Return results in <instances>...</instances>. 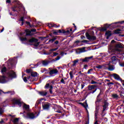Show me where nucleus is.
<instances>
[{
    "label": "nucleus",
    "mask_w": 124,
    "mask_h": 124,
    "mask_svg": "<svg viewBox=\"0 0 124 124\" xmlns=\"http://www.w3.org/2000/svg\"><path fill=\"white\" fill-rule=\"evenodd\" d=\"M82 42H83V43H88V42H89V41L84 40L82 41Z\"/></svg>",
    "instance_id": "864d4df0"
},
{
    "label": "nucleus",
    "mask_w": 124,
    "mask_h": 124,
    "mask_svg": "<svg viewBox=\"0 0 124 124\" xmlns=\"http://www.w3.org/2000/svg\"><path fill=\"white\" fill-rule=\"evenodd\" d=\"M55 44H56V45H58V44H59V41H56L55 42Z\"/></svg>",
    "instance_id": "13d9d810"
},
{
    "label": "nucleus",
    "mask_w": 124,
    "mask_h": 124,
    "mask_svg": "<svg viewBox=\"0 0 124 124\" xmlns=\"http://www.w3.org/2000/svg\"><path fill=\"white\" fill-rule=\"evenodd\" d=\"M21 7H23V5L21 4H18V11H20V8H21Z\"/></svg>",
    "instance_id": "a19ab883"
},
{
    "label": "nucleus",
    "mask_w": 124,
    "mask_h": 124,
    "mask_svg": "<svg viewBox=\"0 0 124 124\" xmlns=\"http://www.w3.org/2000/svg\"><path fill=\"white\" fill-rule=\"evenodd\" d=\"M58 31H55L53 32V34L57 35V34H58Z\"/></svg>",
    "instance_id": "680f3d73"
},
{
    "label": "nucleus",
    "mask_w": 124,
    "mask_h": 124,
    "mask_svg": "<svg viewBox=\"0 0 124 124\" xmlns=\"http://www.w3.org/2000/svg\"><path fill=\"white\" fill-rule=\"evenodd\" d=\"M87 67H88V65H84V68H85L86 69V68H87Z\"/></svg>",
    "instance_id": "774afa93"
},
{
    "label": "nucleus",
    "mask_w": 124,
    "mask_h": 124,
    "mask_svg": "<svg viewBox=\"0 0 124 124\" xmlns=\"http://www.w3.org/2000/svg\"><path fill=\"white\" fill-rule=\"evenodd\" d=\"M102 67H103V66L101 65H98L96 66V68H98V69H101Z\"/></svg>",
    "instance_id": "473e14b6"
},
{
    "label": "nucleus",
    "mask_w": 124,
    "mask_h": 124,
    "mask_svg": "<svg viewBox=\"0 0 124 124\" xmlns=\"http://www.w3.org/2000/svg\"><path fill=\"white\" fill-rule=\"evenodd\" d=\"M12 11H16V12H18V10L17 9V6H14V7L12 8Z\"/></svg>",
    "instance_id": "bb28decb"
},
{
    "label": "nucleus",
    "mask_w": 124,
    "mask_h": 124,
    "mask_svg": "<svg viewBox=\"0 0 124 124\" xmlns=\"http://www.w3.org/2000/svg\"><path fill=\"white\" fill-rule=\"evenodd\" d=\"M2 113H3V109L0 107V114H2Z\"/></svg>",
    "instance_id": "37998d69"
},
{
    "label": "nucleus",
    "mask_w": 124,
    "mask_h": 124,
    "mask_svg": "<svg viewBox=\"0 0 124 124\" xmlns=\"http://www.w3.org/2000/svg\"><path fill=\"white\" fill-rule=\"evenodd\" d=\"M59 72L57 69H52L50 71L49 74L50 75H53V74H57Z\"/></svg>",
    "instance_id": "1a4fd4ad"
},
{
    "label": "nucleus",
    "mask_w": 124,
    "mask_h": 124,
    "mask_svg": "<svg viewBox=\"0 0 124 124\" xmlns=\"http://www.w3.org/2000/svg\"><path fill=\"white\" fill-rule=\"evenodd\" d=\"M6 78L4 76H0V83H6Z\"/></svg>",
    "instance_id": "20e7f679"
},
{
    "label": "nucleus",
    "mask_w": 124,
    "mask_h": 124,
    "mask_svg": "<svg viewBox=\"0 0 124 124\" xmlns=\"http://www.w3.org/2000/svg\"><path fill=\"white\" fill-rule=\"evenodd\" d=\"M119 64L121 66H124V62L123 63H121V62H119Z\"/></svg>",
    "instance_id": "3c124183"
},
{
    "label": "nucleus",
    "mask_w": 124,
    "mask_h": 124,
    "mask_svg": "<svg viewBox=\"0 0 124 124\" xmlns=\"http://www.w3.org/2000/svg\"><path fill=\"white\" fill-rule=\"evenodd\" d=\"M18 122H19V118H15L13 121V123H14V124H17V123H18Z\"/></svg>",
    "instance_id": "4be33fe9"
},
{
    "label": "nucleus",
    "mask_w": 124,
    "mask_h": 124,
    "mask_svg": "<svg viewBox=\"0 0 124 124\" xmlns=\"http://www.w3.org/2000/svg\"><path fill=\"white\" fill-rule=\"evenodd\" d=\"M10 93H11V95H13L15 93V92L14 91H10Z\"/></svg>",
    "instance_id": "de8ad7c7"
},
{
    "label": "nucleus",
    "mask_w": 124,
    "mask_h": 124,
    "mask_svg": "<svg viewBox=\"0 0 124 124\" xmlns=\"http://www.w3.org/2000/svg\"><path fill=\"white\" fill-rule=\"evenodd\" d=\"M23 107L25 108L26 109H28L30 108V106L28 105L24 104Z\"/></svg>",
    "instance_id": "2f4dec72"
},
{
    "label": "nucleus",
    "mask_w": 124,
    "mask_h": 124,
    "mask_svg": "<svg viewBox=\"0 0 124 124\" xmlns=\"http://www.w3.org/2000/svg\"><path fill=\"white\" fill-rule=\"evenodd\" d=\"M13 102L15 104H17L19 106V107H21L22 106V103L21 102V101L20 100L18 99H14Z\"/></svg>",
    "instance_id": "423d86ee"
},
{
    "label": "nucleus",
    "mask_w": 124,
    "mask_h": 124,
    "mask_svg": "<svg viewBox=\"0 0 124 124\" xmlns=\"http://www.w3.org/2000/svg\"><path fill=\"white\" fill-rule=\"evenodd\" d=\"M58 32H59V33H62V30H59Z\"/></svg>",
    "instance_id": "6e6d98bb"
},
{
    "label": "nucleus",
    "mask_w": 124,
    "mask_h": 124,
    "mask_svg": "<svg viewBox=\"0 0 124 124\" xmlns=\"http://www.w3.org/2000/svg\"><path fill=\"white\" fill-rule=\"evenodd\" d=\"M112 76L116 80H120V76L119 75L116 74H113L112 75Z\"/></svg>",
    "instance_id": "dca6fc26"
},
{
    "label": "nucleus",
    "mask_w": 124,
    "mask_h": 124,
    "mask_svg": "<svg viewBox=\"0 0 124 124\" xmlns=\"http://www.w3.org/2000/svg\"><path fill=\"white\" fill-rule=\"evenodd\" d=\"M27 116L29 117L30 119H34L35 116H34V114L31 112H29L27 113Z\"/></svg>",
    "instance_id": "9d476101"
},
{
    "label": "nucleus",
    "mask_w": 124,
    "mask_h": 124,
    "mask_svg": "<svg viewBox=\"0 0 124 124\" xmlns=\"http://www.w3.org/2000/svg\"><path fill=\"white\" fill-rule=\"evenodd\" d=\"M85 35L87 39L90 41H94V40H96V36H94V32H93V31L92 34L89 33V32H86Z\"/></svg>",
    "instance_id": "f257e3e1"
},
{
    "label": "nucleus",
    "mask_w": 124,
    "mask_h": 124,
    "mask_svg": "<svg viewBox=\"0 0 124 124\" xmlns=\"http://www.w3.org/2000/svg\"><path fill=\"white\" fill-rule=\"evenodd\" d=\"M61 59V57L58 56L57 58H55V60H53L54 62H56V61H59Z\"/></svg>",
    "instance_id": "ea45409f"
},
{
    "label": "nucleus",
    "mask_w": 124,
    "mask_h": 124,
    "mask_svg": "<svg viewBox=\"0 0 124 124\" xmlns=\"http://www.w3.org/2000/svg\"><path fill=\"white\" fill-rule=\"evenodd\" d=\"M103 112H104V111L106 110V108L108 107V103L106 100L104 102V105L103 106Z\"/></svg>",
    "instance_id": "6e6552de"
},
{
    "label": "nucleus",
    "mask_w": 124,
    "mask_h": 124,
    "mask_svg": "<svg viewBox=\"0 0 124 124\" xmlns=\"http://www.w3.org/2000/svg\"><path fill=\"white\" fill-rule=\"evenodd\" d=\"M20 21H21L22 22V25L24 24V17H22L20 19Z\"/></svg>",
    "instance_id": "79ce46f5"
},
{
    "label": "nucleus",
    "mask_w": 124,
    "mask_h": 124,
    "mask_svg": "<svg viewBox=\"0 0 124 124\" xmlns=\"http://www.w3.org/2000/svg\"><path fill=\"white\" fill-rule=\"evenodd\" d=\"M39 93L41 94V95H43V96L47 95V92H40Z\"/></svg>",
    "instance_id": "aec40b11"
},
{
    "label": "nucleus",
    "mask_w": 124,
    "mask_h": 124,
    "mask_svg": "<svg viewBox=\"0 0 124 124\" xmlns=\"http://www.w3.org/2000/svg\"><path fill=\"white\" fill-rule=\"evenodd\" d=\"M31 76H32V77H36V76H37V73L36 72H31Z\"/></svg>",
    "instance_id": "412c9836"
},
{
    "label": "nucleus",
    "mask_w": 124,
    "mask_h": 124,
    "mask_svg": "<svg viewBox=\"0 0 124 124\" xmlns=\"http://www.w3.org/2000/svg\"><path fill=\"white\" fill-rule=\"evenodd\" d=\"M114 69V65H109L108 69V70H109V71H113Z\"/></svg>",
    "instance_id": "6ab92c4d"
},
{
    "label": "nucleus",
    "mask_w": 124,
    "mask_h": 124,
    "mask_svg": "<svg viewBox=\"0 0 124 124\" xmlns=\"http://www.w3.org/2000/svg\"><path fill=\"white\" fill-rule=\"evenodd\" d=\"M69 75H70L71 79H73V77H74V76H73V72H72V71H71V72L69 73Z\"/></svg>",
    "instance_id": "c756f323"
},
{
    "label": "nucleus",
    "mask_w": 124,
    "mask_h": 124,
    "mask_svg": "<svg viewBox=\"0 0 124 124\" xmlns=\"http://www.w3.org/2000/svg\"><path fill=\"white\" fill-rule=\"evenodd\" d=\"M86 47H84L81 48H78V50L79 51L78 53L80 54V53H84L86 52Z\"/></svg>",
    "instance_id": "ddd939ff"
},
{
    "label": "nucleus",
    "mask_w": 124,
    "mask_h": 124,
    "mask_svg": "<svg viewBox=\"0 0 124 124\" xmlns=\"http://www.w3.org/2000/svg\"><path fill=\"white\" fill-rule=\"evenodd\" d=\"M120 59L117 58V57L114 56L111 57V63L112 64H117V62H120Z\"/></svg>",
    "instance_id": "7ed1b4c3"
},
{
    "label": "nucleus",
    "mask_w": 124,
    "mask_h": 124,
    "mask_svg": "<svg viewBox=\"0 0 124 124\" xmlns=\"http://www.w3.org/2000/svg\"><path fill=\"white\" fill-rule=\"evenodd\" d=\"M56 39H57V37H53L52 39L49 40V42H51V43H53V42H54V41H55V40H56Z\"/></svg>",
    "instance_id": "b1692460"
},
{
    "label": "nucleus",
    "mask_w": 124,
    "mask_h": 124,
    "mask_svg": "<svg viewBox=\"0 0 124 124\" xmlns=\"http://www.w3.org/2000/svg\"><path fill=\"white\" fill-rule=\"evenodd\" d=\"M27 40V39L26 37H24V38L23 37H20V40L21 41H26Z\"/></svg>",
    "instance_id": "7c9ffc66"
},
{
    "label": "nucleus",
    "mask_w": 124,
    "mask_h": 124,
    "mask_svg": "<svg viewBox=\"0 0 124 124\" xmlns=\"http://www.w3.org/2000/svg\"><path fill=\"white\" fill-rule=\"evenodd\" d=\"M120 31H122V30L121 29H117L116 30H115L114 31V32L116 34L121 33V32H120Z\"/></svg>",
    "instance_id": "a878e982"
},
{
    "label": "nucleus",
    "mask_w": 124,
    "mask_h": 124,
    "mask_svg": "<svg viewBox=\"0 0 124 124\" xmlns=\"http://www.w3.org/2000/svg\"><path fill=\"white\" fill-rule=\"evenodd\" d=\"M8 75L9 77H11V78H16V73L15 72H14L13 71H12L10 73H8Z\"/></svg>",
    "instance_id": "39448f33"
},
{
    "label": "nucleus",
    "mask_w": 124,
    "mask_h": 124,
    "mask_svg": "<svg viewBox=\"0 0 124 124\" xmlns=\"http://www.w3.org/2000/svg\"><path fill=\"white\" fill-rule=\"evenodd\" d=\"M6 2L7 3H11V1L10 0H6Z\"/></svg>",
    "instance_id": "5fc2aeb1"
},
{
    "label": "nucleus",
    "mask_w": 124,
    "mask_h": 124,
    "mask_svg": "<svg viewBox=\"0 0 124 124\" xmlns=\"http://www.w3.org/2000/svg\"><path fill=\"white\" fill-rule=\"evenodd\" d=\"M57 50H58V47H57L56 48L50 49L49 51H50V52H54V51H57Z\"/></svg>",
    "instance_id": "e433bc0d"
},
{
    "label": "nucleus",
    "mask_w": 124,
    "mask_h": 124,
    "mask_svg": "<svg viewBox=\"0 0 124 124\" xmlns=\"http://www.w3.org/2000/svg\"><path fill=\"white\" fill-rule=\"evenodd\" d=\"M49 90H53V86H52V85L50 86Z\"/></svg>",
    "instance_id": "69168bd1"
},
{
    "label": "nucleus",
    "mask_w": 124,
    "mask_h": 124,
    "mask_svg": "<svg viewBox=\"0 0 124 124\" xmlns=\"http://www.w3.org/2000/svg\"><path fill=\"white\" fill-rule=\"evenodd\" d=\"M52 27H54V28H58V27H60V26H57V25L56 24H52Z\"/></svg>",
    "instance_id": "c03bdc74"
},
{
    "label": "nucleus",
    "mask_w": 124,
    "mask_h": 124,
    "mask_svg": "<svg viewBox=\"0 0 124 124\" xmlns=\"http://www.w3.org/2000/svg\"><path fill=\"white\" fill-rule=\"evenodd\" d=\"M39 43H40V42H36L35 44H34V46L35 47H37L39 45Z\"/></svg>",
    "instance_id": "f704fd0d"
},
{
    "label": "nucleus",
    "mask_w": 124,
    "mask_h": 124,
    "mask_svg": "<svg viewBox=\"0 0 124 124\" xmlns=\"http://www.w3.org/2000/svg\"><path fill=\"white\" fill-rule=\"evenodd\" d=\"M93 56L85 57L84 59H82L81 61L82 62H90V60H91V59H93Z\"/></svg>",
    "instance_id": "0eeeda50"
},
{
    "label": "nucleus",
    "mask_w": 124,
    "mask_h": 124,
    "mask_svg": "<svg viewBox=\"0 0 124 124\" xmlns=\"http://www.w3.org/2000/svg\"><path fill=\"white\" fill-rule=\"evenodd\" d=\"M6 70H7L6 67H4L2 68L1 71L2 73H3V72H6Z\"/></svg>",
    "instance_id": "c85d7f7f"
},
{
    "label": "nucleus",
    "mask_w": 124,
    "mask_h": 124,
    "mask_svg": "<svg viewBox=\"0 0 124 124\" xmlns=\"http://www.w3.org/2000/svg\"><path fill=\"white\" fill-rule=\"evenodd\" d=\"M62 33H65V34H69V33H70V31H69V30H67L66 31L62 30Z\"/></svg>",
    "instance_id": "5701e85b"
},
{
    "label": "nucleus",
    "mask_w": 124,
    "mask_h": 124,
    "mask_svg": "<svg viewBox=\"0 0 124 124\" xmlns=\"http://www.w3.org/2000/svg\"><path fill=\"white\" fill-rule=\"evenodd\" d=\"M106 35L107 36V39H109V37L112 35V32L111 31H108L106 32Z\"/></svg>",
    "instance_id": "f8f14e48"
},
{
    "label": "nucleus",
    "mask_w": 124,
    "mask_h": 124,
    "mask_svg": "<svg viewBox=\"0 0 124 124\" xmlns=\"http://www.w3.org/2000/svg\"><path fill=\"white\" fill-rule=\"evenodd\" d=\"M29 42H30V43H32L34 42L35 43L36 42H38V40L34 38H32L29 40Z\"/></svg>",
    "instance_id": "9b49d317"
},
{
    "label": "nucleus",
    "mask_w": 124,
    "mask_h": 124,
    "mask_svg": "<svg viewBox=\"0 0 124 124\" xmlns=\"http://www.w3.org/2000/svg\"><path fill=\"white\" fill-rule=\"evenodd\" d=\"M112 96L113 98H118L119 97V96L117 94H112Z\"/></svg>",
    "instance_id": "cd10ccee"
},
{
    "label": "nucleus",
    "mask_w": 124,
    "mask_h": 124,
    "mask_svg": "<svg viewBox=\"0 0 124 124\" xmlns=\"http://www.w3.org/2000/svg\"><path fill=\"white\" fill-rule=\"evenodd\" d=\"M121 48H123V46L120 44H118L116 45L115 47L114 48V52L115 53H116L117 54H119V53H121L122 50H121Z\"/></svg>",
    "instance_id": "f03ea898"
},
{
    "label": "nucleus",
    "mask_w": 124,
    "mask_h": 124,
    "mask_svg": "<svg viewBox=\"0 0 124 124\" xmlns=\"http://www.w3.org/2000/svg\"><path fill=\"white\" fill-rule=\"evenodd\" d=\"M49 87H50V84L49 83H47L45 86V88L46 89H47V88H49Z\"/></svg>",
    "instance_id": "4c0bfd02"
},
{
    "label": "nucleus",
    "mask_w": 124,
    "mask_h": 124,
    "mask_svg": "<svg viewBox=\"0 0 124 124\" xmlns=\"http://www.w3.org/2000/svg\"><path fill=\"white\" fill-rule=\"evenodd\" d=\"M26 24L31 27V23H30V22L26 21Z\"/></svg>",
    "instance_id": "4d7b16f0"
},
{
    "label": "nucleus",
    "mask_w": 124,
    "mask_h": 124,
    "mask_svg": "<svg viewBox=\"0 0 124 124\" xmlns=\"http://www.w3.org/2000/svg\"><path fill=\"white\" fill-rule=\"evenodd\" d=\"M79 62V60H75L73 62V64H72V66H75V65H76V64L78 63V62Z\"/></svg>",
    "instance_id": "393cba45"
},
{
    "label": "nucleus",
    "mask_w": 124,
    "mask_h": 124,
    "mask_svg": "<svg viewBox=\"0 0 124 124\" xmlns=\"http://www.w3.org/2000/svg\"><path fill=\"white\" fill-rule=\"evenodd\" d=\"M102 30V31H107V29L106 27H104Z\"/></svg>",
    "instance_id": "bf43d9fd"
},
{
    "label": "nucleus",
    "mask_w": 124,
    "mask_h": 124,
    "mask_svg": "<svg viewBox=\"0 0 124 124\" xmlns=\"http://www.w3.org/2000/svg\"><path fill=\"white\" fill-rule=\"evenodd\" d=\"M23 80H24V82H28V80L27 79V77H25L23 78Z\"/></svg>",
    "instance_id": "09e8293b"
},
{
    "label": "nucleus",
    "mask_w": 124,
    "mask_h": 124,
    "mask_svg": "<svg viewBox=\"0 0 124 124\" xmlns=\"http://www.w3.org/2000/svg\"><path fill=\"white\" fill-rule=\"evenodd\" d=\"M58 55H59V53H56V52L53 53L54 57H56V56H58Z\"/></svg>",
    "instance_id": "603ef678"
},
{
    "label": "nucleus",
    "mask_w": 124,
    "mask_h": 124,
    "mask_svg": "<svg viewBox=\"0 0 124 124\" xmlns=\"http://www.w3.org/2000/svg\"><path fill=\"white\" fill-rule=\"evenodd\" d=\"M31 31H33V32H35V31H36V30H35V29H32L31 30Z\"/></svg>",
    "instance_id": "0e129e2a"
},
{
    "label": "nucleus",
    "mask_w": 124,
    "mask_h": 124,
    "mask_svg": "<svg viewBox=\"0 0 124 124\" xmlns=\"http://www.w3.org/2000/svg\"><path fill=\"white\" fill-rule=\"evenodd\" d=\"M31 31H30L29 30H27L26 31V35H31Z\"/></svg>",
    "instance_id": "72a5a7b5"
},
{
    "label": "nucleus",
    "mask_w": 124,
    "mask_h": 124,
    "mask_svg": "<svg viewBox=\"0 0 124 124\" xmlns=\"http://www.w3.org/2000/svg\"><path fill=\"white\" fill-rule=\"evenodd\" d=\"M93 69H89L87 72L88 74H91V71H93Z\"/></svg>",
    "instance_id": "58836bf2"
},
{
    "label": "nucleus",
    "mask_w": 124,
    "mask_h": 124,
    "mask_svg": "<svg viewBox=\"0 0 124 124\" xmlns=\"http://www.w3.org/2000/svg\"><path fill=\"white\" fill-rule=\"evenodd\" d=\"M3 93H10V91H8L7 92H3Z\"/></svg>",
    "instance_id": "338daca9"
},
{
    "label": "nucleus",
    "mask_w": 124,
    "mask_h": 124,
    "mask_svg": "<svg viewBox=\"0 0 124 124\" xmlns=\"http://www.w3.org/2000/svg\"><path fill=\"white\" fill-rule=\"evenodd\" d=\"M26 72H27V73H31V72H32V71L31 69H27Z\"/></svg>",
    "instance_id": "c9c22d12"
},
{
    "label": "nucleus",
    "mask_w": 124,
    "mask_h": 124,
    "mask_svg": "<svg viewBox=\"0 0 124 124\" xmlns=\"http://www.w3.org/2000/svg\"><path fill=\"white\" fill-rule=\"evenodd\" d=\"M52 25H53V24H49L48 27L49 28H53V26H52Z\"/></svg>",
    "instance_id": "052dcab7"
},
{
    "label": "nucleus",
    "mask_w": 124,
    "mask_h": 124,
    "mask_svg": "<svg viewBox=\"0 0 124 124\" xmlns=\"http://www.w3.org/2000/svg\"><path fill=\"white\" fill-rule=\"evenodd\" d=\"M108 86H110V85H114V83L113 82H109L107 83Z\"/></svg>",
    "instance_id": "8fccbe9b"
},
{
    "label": "nucleus",
    "mask_w": 124,
    "mask_h": 124,
    "mask_svg": "<svg viewBox=\"0 0 124 124\" xmlns=\"http://www.w3.org/2000/svg\"><path fill=\"white\" fill-rule=\"evenodd\" d=\"M97 86L96 85H89L88 86V90L89 91H92V90H94V88H96Z\"/></svg>",
    "instance_id": "f3484780"
},
{
    "label": "nucleus",
    "mask_w": 124,
    "mask_h": 124,
    "mask_svg": "<svg viewBox=\"0 0 124 124\" xmlns=\"http://www.w3.org/2000/svg\"><path fill=\"white\" fill-rule=\"evenodd\" d=\"M101 101V99H98L96 101V102H100Z\"/></svg>",
    "instance_id": "e2e57ef3"
},
{
    "label": "nucleus",
    "mask_w": 124,
    "mask_h": 124,
    "mask_svg": "<svg viewBox=\"0 0 124 124\" xmlns=\"http://www.w3.org/2000/svg\"><path fill=\"white\" fill-rule=\"evenodd\" d=\"M49 107H50V105H49V104H45L43 105V108L44 110H47V109H49Z\"/></svg>",
    "instance_id": "4468645a"
},
{
    "label": "nucleus",
    "mask_w": 124,
    "mask_h": 124,
    "mask_svg": "<svg viewBox=\"0 0 124 124\" xmlns=\"http://www.w3.org/2000/svg\"><path fill=\"white\" fill-rule=\"evenodd\" d=\"M61 82L62 84H65V82L64 81V79H62L61 80Z\"/></svg>",
    "instance_id": "49530a36"
},
{
    "label": "nucleus",
    "mask_w": 124,
    "mask_h": 124,
    "mask_svg": "<svg viewBox=\"0 0 124 124\" xmlns=\"http://www.w3.org/2000/svg\"><path fill=\"white\" fill-rule=\"evenodd\" d=\"M91 84H97V82H95L93 80H92L91 81Z\"/></svg>",
    "instance_id": "a18cd8bd"
},
{
    "label": "nucleus",
    "mask_w": 124,
    "mask_h": 124,
    "mask_svg": "<svg viewBox=\"0 0 124 124\" xmlns=\"http://www.w3.org/2000/svg\"><path fill=\"white\" fill-rule=\"evenodd\" d=\"M79 104H81L82 106H83V107H84V108H85V109L87 110V108L88 107V103H87V101H86L85 103H79Z\"/></svg>",
    "instance_id": "a211bd4d"
},
{
    "label": "nucleus",
    "mask_w": 124,
    "mask_h": 124,
    "mask_svg": "<svg viewBox=\"0 0 124 124\" xmlns=\"http://www.w3.org/2000/svg\"><path fill=\"white\" fill-rule=\"evenodd\" d=\"M50 62L48 61L47 60H45L42 61V63L43 65H44L45 66H46V65H48Z\"/></svg>",
    "instance_id": "2eb2a0df"
}]
</instances>
